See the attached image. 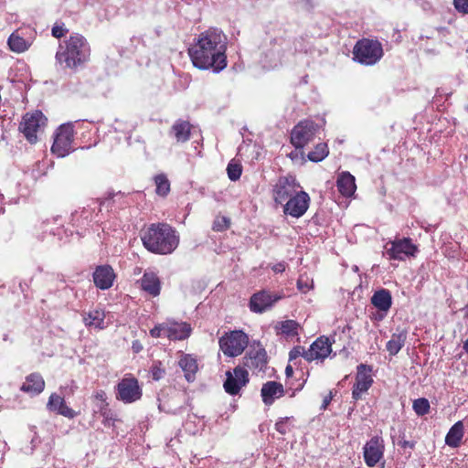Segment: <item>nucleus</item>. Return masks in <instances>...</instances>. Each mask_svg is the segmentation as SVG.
<instances>
[{"label":"nucleus","mask_w":468,"mask_h":468,"mask_svg":"<svg viewBox=\"0 0 468 468\" xmlns=\"http://www.w3.org/2000/svg\"><path fill=\"white\" fill-rule=\"evenodd\" d=\"M229 178L231 181L238 180L241 176V165L237 163H229L227 167Z\"/></svg>","instance_id":"37"},{"label":"nucleus","mask_w":468,"mask_h":468,"mask_svg":"<svg viewBox=\"0 0 468 468\" xmlns=\"http://www.w3.org/2000/svg\"><path fill=\"white\" fill-rule=\"evenodd\" d=\"M105 313L101 309H93L83 315V321L86 326L95 329H104L109 323L106 322Z\"/></svg>","instance_id":"24"},{"label":"nucleus","mask_w":468,"mask_h":468,"mask_svg":"<svg viewBox=\"0 0 468 468\" xmlns=\"http://www.w3.org/2000/svg\"><path fill=\"white\" fill-rule=\"evenodd\" d=\"M407 339V333L405 331H401L399 333H394L391 335L390 340L387 343L386 348L390 356L397 355L403 346L405 345Z\"/></svg>","instance_id":"33"},{"label":"nucleus","mask_w":468,"mask_h":468,"mask_svg":"<svg viewBox=\"0 0 468 468\" xmlns=\"http://www.w3.org/2000/svg\"><path fill=\"white\" fill-rule=\"evenodd\" d=\"M95 397H96V399H100V400H101V401H103V402H104V401H105V399H106L105 392H104V391H102V390L98 391V392L96 393V396H95Z\"/></svg>","instance_id":"47"},{"label":"nucleus","mask_w":468,"mask_h":468,"mask_svg":"<svg viewBox=\"0 0 468 468\" xmlns=\"http://www.w3.org/2000/svg\"><path fill=\"white\" fill-rule=\"evenodd\" d=\"M179 366L185 372V377L188 382L195 379V375L198 370L197 359L191 355H183L179 360Z\"/></svg>","instance_id":"28"},{"label":"nucleus","mask_w":468,"mask_h":468,"mask_svg":"<svg viewBox=\"0 0 468 468\" xmlns=\"http://www.w3.org/2000/svg\"><path fill=\"white\" fill-rule=\"evenodd\" d=\"M336 186L345 197H351L356 189L355 177L348 172H343L338 176Z\"/></svg>","instance_id":"25"},{"label":"nucleus","mask_w":468,"mask_h":468,"mask_svg":"<svg viewBox=\"0 0 468 468\" xmlns=\"http://www.w3.org/2000/svg\"><path fill=\"white\" fill-rule=\"evenodd\" d=\"M114 278V271L112 268L108 265L97 267L93 273L94 283L101 290H106L112 287Z\"/></svg>","instance_id":"20"},{"label":"nucleus","mask_w":468,"mask_h":468,"mask_svg":"<svg viewBox=\"0 0 468 468\" xmlns=\"http://www.w3.org/2000/svg\"><path fill=\"white\" fill-rule=\"evenodd\" d=\"M191 124L187 121L177 120L171 128V134L178 143H185L189 139Z\"/></svg>","instance_id":"29"},{"label":"nucleus","mask_w":468,"mask_h":468,"mask_svg":"<svg viewBox=\"0 0 468 468\" xmlns=\"http://www.w3.org/2000/svg\"><path fill=\"white\" fill-rule=\"evenodd\" d=\"M36 32L31 27L20 28L13 32L8 37L10 49L16 53L27 51L35 39Z\"/></svg>","instance_id":"13"},{"label":"nucleus","mask_w":468,"mask_h":468,"mask_svg":"<svg viewBox=\"0 0 468 468\" xmlns=\"http://www.w3.org/2000/svg\"><path fill=\"white\" fill-rule=\"evenodd\" d=\"M141 288L152 296H157L160 293L159 278L154 272H145L141 279Z\"/></svg>","instance_id":"27"},{"label":"nucleus","mask_w":468,"mask_h":468,"mask_svg":"<svg viewBox=\"0 0 468 468\" xmlns=\"http://www.w3.org/2000/svg\"><path fill=\"white\" fill-rule=\"evenodd\" d=\"M283 298L282 293L271 292L262 290L251 295L250 309L253 313L261 314L271 309L279 300Z\"/></svg>","instance_id":"12"},{"label":"nucleus","mask_w":468,"mask_h":468,"mask_svg":"<svg viewBox=\"0 0 468 468\" xmlns=\"http://www.w3.org/2000/svg\"><path fill=\"white\" fill-rule=\"evenodd\" d=\"M67 32L68 29L64 26L56 25L52 28V36L57 38L63 37Z\"/></svg>","instance_id":"45"},{"label":"nucleus","mask_w":468,"mask_h":468,"mask_svg":"<svg viewBox=\"0 0 468 468\" xmlns=\"http://www.w3.org/2000/svg\"><path fill=\"white\" fill-rule=\"evenodd\" d=\"M152 378L154 380L161 379L165 375V369L162 367L161 362H154L151 368Z\"/></svg>","instance_id":"40"},{"label":"nucleus","mask_w":468,"mask_h":468,"mask_svg":"<svg viewBox=\"0 0 468 468\" xmlns=\"http://www.w3.org/2000/svg\"><path fill=\"white\" fill-rule=\"evenodd\" d=\"M371 303L376 308L386 314L392 304V297L389 291L386 289L377 291L371 298Z\"/></svg>","instance_id":"26"},{"label":"nucleus","mask_w":468,"mask_h":468,"mask_svg":"<svg viewBox=\"0 0 468 468\" xmlns=\"http://www.w3.org/2000/svg\"><path fill=\"white\" fill-rule=\"evenodd\" d=\"M261 395L266 405H271L276 399L284 395L283 386L276 381H268L263 384Z\"/></svg>","instance_id":"22"},{"label":"nucleus","mask_w":468,"mask_h":468,"mask_svg":"<svg viewBox=\"0 0 468 468\" xmlns=\"http://www.w3.org/2000/svg\"><path fill=\"white\" fill-rule=\"evenodd\" d=\"M331 399H332L331 396L325 397L324 399V402H323V408L325 409L329 405Z\"/></svg>","instance_id":"49"},{"label":"nucleus","mask_w":468,"mask_h":468,"mask_svg":"<svg viewBox=\"0 0 468 468\" xmlns=\"http://www.w3.org/2000/svg\"><path fill=\"white\" fill-rule=\"evenodd\" d=\"M463 349L468 353V339L463 344Z\"/></svg>","instance_id":"51"},{"label":"nucleus","mask_w":468,"mask_h":468,"mask_svg":"<svg viewBox=\"0 0 468 468\" xmlns=\"http://www.w3.org/2000/svg\"><path fill=\"white\" fill-rule=\"evenodd\" d=\"M46 117L41 112L36 111L32 113H27L20 123L19 130L31 144L37 141V132L46 123Z\"/></svg>","instance_id":"8"},{"label":"nucleus","mask_w":468,"mask_h":468,"mask_svg":"<svg viewBox=\"0 0 468 468\" xmlns=\"http://www.w3.org/2000/svg\"><path fill=\"white\" fill-rule=\"evenodd\" d=\"M299 324L294 320H285L275 325L278 335H283L286 339L298 336Z\"/></svg>","instance_id":"30"},{"label":"nucleus","mask_w":468,"mask_h":468,"mask_svg":"<svg viewBox=\"0 0 468 468\" xmlns=\"http://www.w3.org/2000/svg\"><path fill=\"white\" fill-rule=\"evenodd\" d=\"M47 408L48 410L55 411L69 419H73L77 416V413L66 405L64 399L56 393H52L49 396Z\"/></svg>","instance_id":"21"},{"label":"nucleus","mask_w":468,"mask_h":468,"mask_svg":"<svg viewBox=\"0 0 468 468\" xmlns=\"http://www.w3.org/2000/svg\"><path fill=\"white\" fill-rule=\"evenodd\" d=\"M332 352L331 343L327 337L317 338L309 347L306 354V360H324Z\"/></svg>","instance_id":"18"},{"label":"nucleus","mask_w":468,"mask_h":468,"mask_svg":"<svg viewBox=\"0 0 468 468\" xmlns=\"http://www.w3.org/2000/svg\"><path fill=\"white\" fill-rule=\"evenodd\" d=\"M385 451L384 440L381 436L372 437L363 447V456L368 467H375L383 459Z\"/></svg>","instance_id":"14"},{"label":"nucleus","mask_w":468,"mask_h":468,"mask_svg":"<svg viewBox=\"0 0 468 468\" xmlns=\"http://www.w3.org/2000/svg\"><path fill=\"white\" fill-rule=\"evenodd\" d=\"M133 347L135 350V352H139V350L141 349V346H137L135 343L133 344Z\"/></svg>","instance_id":"50"},{"label":"nucleus","mask_w":468,"mask_h":468,"mask_svg":"<svg viewBox=\"0 0 468 468\" xmlns=\"http://www.w3.org/2000/svg\"><path fill=\"white\" fill-rule=\"evenodd\" d=\"M249 338L242 331H232L219 339V346L228 356H239L247 347Z\"/></svg>","instance_id":"6"},{"label":"nucleus","mask_w":468,"mask_h":468,"mask_svg":"<svg viewBox=\"0 0 468 468\" xmlns=\"http://www.w3.org/2000/svg\"><path fill=\"white\" fill-rule=\"evenodd\" d=\"M150 335H151V336H153L154 338L160 337L162 335H165L166 336L165 322L163 323V324H160L154 326L153 329H151L150 330Z\"/></svg>","instance_id":"43"},{"label":"nucleus","mask_w":468,"mask_h":468,"mask_svg":"<svg viewBox=\"0 0 468 468\" xmlns=\"http://www.w3.org/2000/svg\"><path fill=\"white\" fill-rule=\"evenodd\" d=\"M44 388L45 381L43 378L39 374L33 373L26 378L20 389L31 396H36L40 394L44 390Z\"/></svg>","instance_id":"23"},{"label":"nucleus","mask_w":468,"mask_h":468,"mask_svg":"<svg viewBox=\"0 0 468 468\" xmlns=\"http://www.w3.org/2000/svg\"><path fill=\"white\" fill-rule=\"evenodd\" d=\"M353 55L361 64L374 65L383 57L382 45L378 40L361 39L356 44Z\"/></svg>","instance_id":"4"},{"label":"nucleus","mask_w":468,"mask_h":468,"mask_svg":"<svg viewBox=\"0 0 468 468\" xmlns=\"http://www.w3.org/2000/svg\"><path fill=\"white\" fill-rule=\"evenodd\" d=\"M156 186V194L159 196H166L170 191V182L165 175L160 174L154 176Z\"/></svg>","instance_id":"34"},{"label":"nucleus","mask_w":468,"mask_h":468,"mask_svg":"<svg viewBox=\"0 0 468 468\" xmlns=\"http://www.w3.org/2000/svg\"><path fill=\"white\" fill-rule=\"evenodd\" d=\"M291 419L289 417L282 418L280 420H278L275 424L276 431L284 435L290 431V426H289V420Z\"/></svg>","instance_id":"39"},{"label":"nucleus","mask_w":468,"mask_h":468,"mask_svg":"<svg viewBox=\"0 0 468 468\" xmlns=\"http://www.w3.org/2000/svg\"><path fill=\"white\" fill-rule=\"evenodd\" d=\"M310 197L304 191H297L283 205V212L292 218H300L307 211L309 207Z\"/></svg>","instance_id":"15"},{"label":"nucleus","mask_w":468,"mask_h":468,"mask_svg":"<svg viewBox=\"0 0 468 468\" xmlns=\"http://www.w3.org/2000/svg\"><path fill=\"white\" fill-rule=\"evenodd\" d=\"M455 8L463 14H468V0H453Z\"/></svg>","instance_id":"44"},{"label":"nucleus","mask_w":468,"mask_h":468,"mask_svg":"<svg viewBox=\"0 0 468 468\" xmlns=\"http://www.w3.org/2000/svg\"><path fill=\"white\" fill-rule=\"evenodd\" d=\"M272 271L274 272H282L285 271V263L284 262H279L277 264H274L272 266Z\"/></svg>","instance_id":"46"},{"label":"nucleus","mask_w":468,"mask_h":468,"mask_svg":"<svg viewBox=\"0 0 468 468\" xmlns=\"http://www.w3.org/2000/svg\"><path fill=\"white\" fill-rule=\"evenodd\" d=\"M313 287V280L306 275H301L297 281V288L302 292H307Z\"/></svg>","instance_id":"38"},{"label":"nucleus","mask_w":468,"mask_h":468,"mask_svg":"<svg viewBox=\"0 0 468 468\" xmlns=\"http://www.w3.org/2000/svg\"><path fill=\"white\" fill-rule=\"evenodd\" d=\"M229 227V220L225 218H217L213 224V229L216 231H223Z\"/></svg>","instance_id":"41"},{"label":"nucleus","mask_w":468,"mask_h":468,"mask_svg":"<svg viewBox=\"0 0 468 468\" xmlns=\"http://www.w3.org/2000/svg\"><path fill=\"white\" fill-rule=\"evenodd\" d=\"M326 144H318L313 151L308 154L309 160L313 162H320L328 154Z\"/></svg>","instance_id":"35"},{"label":"nucleus","mask_w":468,"mask_h":468,"mask_svg":"<svg viewBox=\"0 0 468 468\" xmlns=\"http://www.w3.org/2000/svg\"><path fill=\"white\" fill-rule=\"evenodd\" d=\"M317 125L309 120L300 122L293 127L291 133V143L296 148H303L311 141H313Z\"/></svg>","instance_id":"11"},{"label":"nucleus","mask_w":468,"mask_h":468,"mask_svg":"<svg viewBox=\"0 0 468 468\" xmlns=\"http://www.w3.org/2000/svg\"><path fill=\"white\" fill-rule=\"evenodd\" d=\"M372 368L365 364L357 366V372L356 376V383L352 390V398L355 400L361 399L362 394L366 393L373 384V378L371 376Z\"/></svg>","instance_id":"16"},{"label":"nucleus","mask_w":468,"mask_h":468,"mask_svg":"<svg viewBox=\"0 0 468 468\" xmlns=\"http://www.w3.org/2000/svg\"><path fill=\"white\" fill-rule=\"evenodd\" d=\"M166 336L171 340H184L191 334V326L185 322L168 320L165 322Z\"/></svg>","instance_id":"19"},{"label":"nucleus","mask_w":468,"mask_h":468,"mask_svg":"<svg viewBox=\"0 0 468 468\" xmlns=\"http://www.w3.org/2000/svg\"><path fill=\"white\" fill-rule=\"evenodd\" d=\"M144 246L151 252L169 254L178 246L176 231L165 223L152 224L142 237Z\"/></svg>","instance_id":"3"},{"label":"nucleus","mask_w":468,"mask_h":468,"mask_svg":"<svg viewBox=\"0 0 468 468\" xmlns=\"http://www.w3.org/2000/svg\"><path fill=\"white\" fill-rule=\"evenodd\" d=\"M142 388L137 378L132 375H126L120 380L116 387V399L125 404L133 403L141 399Z\"/></svg>","instance_id":"5"},{"label":"nucleus","mask_w":468,"mask_h":468,"mask_svg":"<svg viewBox=\"0 0 468 468\" xmlns=\"http://www.w3.org/2000/svg\"><path fill=\"white\" fill-rule=\"evenodd\" d=\"M300 188L292 176H281L272 187V198L277 204H282L292 197Z\"/></svg>","instance_id":"9"},{"label":"nucleus","mask_w":468,"mask_h":468,"mask_svg":"<svg viewBox=\"0 0 468 468\" xmlns=\"http://www.w3.org/2000/svg\"><path fill=\"white\" fill-rule=\"evenodd\" d=\"M226 375L224 388L230 395L238 394L240 388L249 382L248 371L240 367H235L233 373L228 371Z\"/></svg>","instance_id":"17"},{"label":"nucleus","mask_w":468,"mask_h":468,"mask_svg":"<svg viewBox=\"0 0 468 468\" xmlns=\"http://www.w3.org/2000/svg\"><path fill=\"white\" fill-rule=\"evenodd\" d=\"M306 354H307V350H305L304 347L298 346L293 347L290 351L289 358L292 361L293 359H296L299 356H303L306 360Z\"/></svg>","instance_id":"42"},{"label":"nucleus","mask_w":468,"mask_h":468,"mask_svg":"<svg viewBox=\"0 0 468 468\" xmlns=\"http://www.w3.org/2000/svg\"><path fill=\"white\" fill-rule=\"evenodd\" d=\"M244 359V365L246 367L258 369L259 371H262L267 364V356L263 349L258 350L249 356H245Z\"/></svg>","instance_id":"31"},{"label":"nucleus","mask_w":468,"mask_h":468,"mask_svg":"<svg viewBox=\"0 0 468 468\" xmlns=\"http://www.w3.org/2000/svg\"><path fill=\"white\" fill-rule=\"evenodd\" d=\"M413 410L419 416L425 415L430 410L429 400L424 398L415 399L413 401Z\"/></svg>","instance_id":"36"},{"label":"nucleus","mask_w":468,"mask_h":468,"mask_svg":"<svg viewBox=\"0 0 468 468\" xmlns=\"http://www.w3.org/2000/svg\"><path fill=\"white\" fill-rule=\"evenodd\" d=\"M90 55V48L86 38L74 33L59 43L56 60L65 68L75 69L86 63Z\"/></svg>","instance_id":"2"},{"label":"nucleus","mask_w":468,"mask_h":468,"mask_svg":"<svg viewBox=\"0 0 468 468\" xmlns=\"http://www.w3.org/2000/svg\"><path fill=\"white\" fill-rule=\"evenodd\" d=\"M285 374L288 378L292 377L293 374V369L291 366H287L285 368Z\"/></svg>","instance_id":"48"},{"label":"nucleus","mask_w":468,"mask_h":468,"mask_svg":"<svg viewBox=\"0 0 468 468\" xmlns=\"http://www.w3.org/2000/svg\"><path fill=\"white\" fill-rule=\"evenodd\" d=\"M227 37L219 30L210 29L202 34L189 48L193 65L201 69H213L218 72L227 66Z\"/></svg>","instance_id":"1"},{"label":"nucleus","mask_w":468,"mask_h":468,"mask_svg":"<svg viewBox=\"0 0 468 468\" xmlns=\"http://www.w3.org/2000/svg\"><path fill=\"white\" fill-rule=\"evenodd\" d=\"M74 138L73 126L70 123L60 125L54 138L51 151L58 157H64L72 151V142Z\"/></svg>","instance_id":"7"},{"label":"nucleus","mask_w":468,"mask_h":468,"mask_svg":"<svg viewBox=\"0 0 468 468\" xmlns=\"http://www.w3.org/2000/svg\"><path fill=\"white\" fill-rule=\"evenodd\" d=\"M463 424L457 421L448 431L445 437V442L451 447H458L463 437Z\"/></svg>","instance_id":"32"},{"label":"nucleus","mask_w":468,"mask_h":468,"mask_svg":"<svg viewBox=\"0 0 468 468\" xmlns=\"http://www.w3.org/2000/svg\"><path fill=\"white\" fill-rule=\"evenodd\" d=\"M417 251L416 245L408 238L397 239L386 245V253L392 260L404 261L408 257L415 256Z\"/></svg>","instance_id":"10"}]
</instances>
